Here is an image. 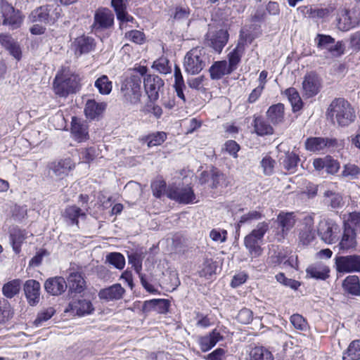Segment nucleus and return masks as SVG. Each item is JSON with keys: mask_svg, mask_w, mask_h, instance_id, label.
<instances>
[{"mask_svg": "<svg viewBox=\"0 0 360 360\" xmlns=\"http://www.w3.org/2000/svg\"><path fill=\"white\" fill-rule=\"evenodd\" d=\"M61 13V6L50 1L46 6H40L32 11L29 16V20L32 22L53 24L60 17Z\"/></svg>", "mask_w": 360, "mask_h": 360, "instance_id": "obj_5", "label": "nucleus"}, {"mask_svg": "<svg viewBox=\"0 0 360 360\" xmlns=\"http://www.w3.org/2000/svg\"><path fill=\"white\" fill-rule=\"evenodd\" d=\"M1 8L4 17V25H10L12 29L19 27L22 22V17L18 11L4 0H1Z\"/></svg>", "mask_w": 360, "mask_h": 360, "instance_id": "obj_15", "label": "nucleus"}, {"mask_svg": "<svg viewBox=\"0 0 360 360\" xmlns=\"http://www.w3.org/2000/svg\"><path fill=\"white\" fill-rule=\"evenodd\" d=\"M106 262L117 269H122L125 265L124 257L120 252H110L108 254Z\"/></svg>", "mask_w": 360, "mask_h": 360, "instance_id": "obj_52", "label": "nucleus"}, {"mask_svg": "<svg viewBox=\"0 0 360 360\" xmlns=\"http://www.w3.org/2000/svg\"><path fill=\"white\" fill-rule=\"evenodd\" d=\"M344 290L352 295H360V281L357 276H349L343 281Z\"/></svg>", "mask_w": 360, "mask_h": 360, "instance_id": "obj_40", "label": "nucleus"}, {"mask_svg": "<svg viewBox=\"0 0 360 360\" xmlns=\"http://www.w3.org/2000/svg\"><path fill=\"white\" fill-rule=\"evenodd\" d=\"M210 77L212 79H220L226 75L233 72L226 60H219L214 62L209 69Z\"/></svg>", "mask_w": 360, "mask_h": 360, "instance_id": "obj_30", "label": "nucleus"}, {"mask_svg": "<svg viewBox=\"0 0 360 360\" xmlns=\"http://www.w3.org/2000/svg\"><path fill=\"white\" fill-rule=\"evenodd\" d=\"M94 310V308L90 300L78 296L72 297L68 307L64 311L65 313H71L72 315L82 316L91 314Z\"/></svg>", "mask_w": 360, "mask_h": 360, "instance_id": "obj_13", "label": "nucleus"}, {"mask_svg": "<svg viewBox=\"0 0 360 360\" xmlns=\"http://www.w3.org/2000/svg\"><path fill=\"white\" fill-rule=\"evenodd\" d=\"M129 263L132 265L136 273H140L142 269V259L140 255L137 253L131 254L128 257Z\"/></svg>", "mask_w": 360, "mask_h": 360, "instance_id": "obj_62", "label": "nucleus"}, {"mask_svg": "<svg viewBox=\"0 0 360 360\" xmlns=\"http://www.w3.org/2000/svg\"><path fill=\"white\" fill-rule=\"evenodd\" d=\"M285 94L288 96L294 111L299 110L302 106V101L298 91L293 87L285 90Z\"/></svg>", "mask_w": 360, "mask_h": 360, "instance_id": "obj_50", "label": "nucleus"}, {"mask_svg": "<svg viewBox=\"0 0 360 360\" xmlns=\"http://www.w3.org/2000/svg\"><path fill=\"white\" fill-rule=\"evenodd\" d=\"M143 84L149 98L155 101L159 98V91L163 87L164 82L158 75H147L143 79Z\"/></svg>", "mask_w": 360, "mask_h": 360, "instance_id": "obj_17", "label": "nucleus"}, {"mask_svg": "<svg viewBox=\"0 0 360 360\" xmlns=\"http://www.w3.org/2000/svg\"><path fill=\"white\" fill-rule=\"evenodd\" d=\"M290 323L296 330L300 331H307L309 328L308 323L304 318L298 314H295L290 316Z\"/></svg>", "mask_w": 360, "mask_h": 360, "instance_id": "obj_53", "label": "nucleus"}, {"mask_svg": "<svg viewBox=\"0 0 360 360\" xmlns=\"http://www.w3.org/2000/svg\"><path fill=\"white\" fill-rule=\"evenodd\" d=\"M223 340V335L217 329H214L210 333L200 336L198 339V343L202 352H206L212 349L217 342Z\"/></svg>", "mask_w": 360, "mask_h": 360, "instance_id": "obj_22", "label": "nucleus"}, {"mask_svg": "<svg viewBox=\"0 0 360 360\" xmlns=\"http://www.w3.org/2000/svg\"><path fill=\"white\" fill-rule=\"evenodd\" d=\"M125 290L119 283L114 284L108 288L102 289L98 293L100 299L105 301H113L120 300Z\"/></svg>", "mask_w": 360, "mask_h": 360, "instance_id": "obj_27", "label": "nucleus"}, {"mask_svg": "<svg viewBox=\"0 0 360 360\" xmlns=\"http://www.w3.org/2000/svg\"><path fill=\"white\" fill-rule=\"evenodd\" d=\"M327 115L339 126L345 127L352 123L356 118L352 105L343 98H335L329 105Z\"/></svg>", "mask_w": 360, "mask_h": 360, "instance_id": "obj_1", "label": "nucleus"}, {"mask_svg": "<svg viewBox=\"0 0 360 360\" xmlns=\"http://www.w3.org/2000/svg\"><path fill=\"white\" fill-rule=\"evenodd\" d=\"M114 22V15L109 9L103 8L96 11L94 15V22L92 30L98 34L103 30L111 27Z\"/></svg>", "mask_w": 360, "mask_h": 360, "instance_id": "obj_14", "label": "nucleus"}, {"mask_svg": "<svg viewBox=\"0 0 360 360\" xmlns=\"http://www.w3.org/2000/svg\"><path fill=\"white\" fill-rule=\"evenodd\" d=\"M174 88L176 93V95L179 98H181L183 101L184 103H185L186 98L184 94V90L186 89V85L181 74V69L178 65H175L174 67Z\"/></svg>", "mask_w": 360, "mask_h": 360, "instance_id": "obj_42", "label": "nucleus"}, {"mask_svg": "<svg viewBox=\"0 0 360 360\" xmlns=\"http://www.w3.org/2000/svg\"><path fill=\"white\" fill-rule=\"evenodd\" d=\"M167 139V134L164 131H156L145 136L143 140L147 143L149 148L160 146Z\"/></svg>", "mask_w": 360, "mask_h": 360, "instance_id": "obj_48", "label": "nucleus"}, {"mask_svg": "<svg viewBox=\"0 0 360 360\" xmlns=\"http://www.w3.org/2000/svg\"><path fill=\"white\" fill-rule=\"evenodd\" d=\"M54 309L52 307H49L46 310L38 314L37 319L34 321V324L39 327L42 325V323L49 319H50L52 316L54 314Z\"/></svg>", "mask_w": 360, "mask_h": 360, "instance_id": "obj_57", "label": "nucleus"}, {"mask_svg": "<svg viewBox=\"0 0 360 360\" xmlns=\"http://www.w3.org/2000/svg\"><path fill=\"white\" fill-rule=\"evenodd\" d=\"M141 77L136 75H131L126 78L121 86V94L124 102L131 105H137L141 100Z\"/></svg>", "mask_w": 360, "mask_h": 360, "instance_id": "obj_6", "label": "nucleus"}, {"mask_svg": "<svg viewBox=\"0 0 360 360\" xmlns=\"http://www.w3.org/2000/svg\"><path fill=\"white\" fill-rule=\"evenodd\" d=\"M71 133L74 139L78 142L85 141L89 139L87 124L81 119L72 117Z\"/></svg>", "mask_w": 360, "mask_h": 360, "instance_id": "obj_23", "label": "nucleus"}, {"mask_svg": "<svg viewBox=\"0 0 360 360\" xmlns=\"http://www.w3.org/2000/svg\"><path fill=\"white\" fill-rule=\"evenodd\" d=\"M335 266L340 273L360 271V256L354 255L336 257Z\"/></svg>", "mask_w": 360, "mask_h": 360, "instance_id": "obj_11", "label": "nucleus"}, {"mask_svg": "<svg viewBox=\"0 0 360 360\" xmlns=\"http://www.w3.org/2000/svg\"><path fill=\"white\" fill-rule=\"evenodd\" d=\"M245 39L240 34L236 46L228 54L229 69L235 71L238 64L240 63L241 58L245 52Z\"/></svg>", "mask_w": 360, "mask_h": 360, "instance_id": "obj_21", "label": "nucleus"}, {"mask_svg": "<svg viewBox=\"0 0 360 360\" xmlns=\"http://www.w3.org/2000/svg\"><path fill=\"white\" fill-rule=\"evenodd\" d=\"M325 168L328 174H334L339 170L340 164L337 160L327 156Z\"/></svg>", "mask_w": 360, "mask_h": 360, "instance_id": "obj_64", "label": "nucleus"}, {"mask_svg": "<svg viewBox=\"0 0 360 360\" xmlns=\"http://www.w3.org/2000/svg\"><path fill=\"white\" fill-rule=\"evenodd\" d=\"M254 128L259 136L269 135L274 132L273 127L261 117L255 118Z\"/></svg>", "mask_w": 360, "mask_h": 360, "instance_id": "obj_45", "label": "nucleus"}, {"mask_svg": "<svg viewBox=\"0 0 360 360\" xmlns=\"http://www.w3.org/2000/svg\"><path fill=\"white\" fill-rule=\"evenodd\" d=\"M229 39L228 31L222 28L210 27L205 36V44L220 53Z\"/></svg>", "mask_w": 360, "mask_h": 360, "instance_id": "obj_8", "label": "nucleus"}, {"mask_svg": "<svg viewBox=\"0 0 360 360\" xmlns=\"http://www.w3.org/2000/svg\"><path fill=\"white\" fill-rule=\"evenodd\" d=\"M269 226L267 222H259L244 238V245L248 250L252 258L259 257L262 253L261 245L263 244V238L269 230Z\"/></svg>", "mask_w": 360, "mask_h": 360, "instance_id": "obj_4", "label": "nucleus"}, {"mask_svg": "<svg viewBox=\"0 0 360 360\" xmlns=\"http://www.w3.org/2000/svg\"><path fill=\"white\" fill-rule=\"evenodd\" d=\"M169 302L165 299H153L146 301L144 307L148 310H154L159 314H165L168 311Z\"/></svg>", "mask_w": 360, "mask_h": 360, "instance_id": "obj_38", "label": "nucleus"}, {"mask_svg": "<svg viewBox=\"0 0 360 360\" xmlns=\"http://www.w3.org/2000/svg\"><path fill=\"white\" fill-rule=\"evenodd\" d=\"M22 281L20 279L16 278L10 281L2 287V294L8 299H12L20 292Z\"/></svg>", "mask_w": 360, "mask_h": 360, "instance_id": "obj_39", "label": "nucleus"}, {"mask_svg": "<svg viewBox=\"0 0 360 360\" xmlns=\"http://www.w3.org/2000/svg\"><path fill=\"white\" fill-rule=\"evenodd\" d=\"M105 106L106 104L104 103H97L94 100H88L85 105L84 113L86 117L93 120L103 112Z\"/></svg>", "mask_w": 360, "mask_h": 360, "instance_id": "obj_36", "label": "nucleus"}, {"mask_svg": "<svg viewBox=\"0 0 360 360\" xmlns=\"http://www.w3.org/2000/svg\"><path fill=\"white\" fill-rule=\"evenodd\" d=\"M80 78L68 70L58 73L53 81V91L60 97H67L75 93L79 87Z\"/></svg>", "mask_w": 360, "mask_h": 360, "instance_id": "obj_2", "label": "nucleus"}, {"mask_svg": "<svg viewBox=\"0 0 360 360\" xmlns=\"http://www.w3.org/2000/svg\"><path fill=\"white\" fill-rule=\"evenodd\" d=\"M94 86L101 95H109L112 89V83L107 75H103L95 81Z\"/></svg>", "mask_w": 360, "mask_h": 360, "instance_id": "obj_44", "label": "nucleus"}, {"mask_svg": "<svg viewBox=\"0 0 360 360\" xmlns=\"http://www.w3.org/2000/svg\"><path fill=\"white\" fill-rule=\"evenodd\" d=\"M250 360H274L270 351L264 347H255L250 352Z\"/></svg>", "mask_w": 360, "mask_h": 360, "instance_id": "obj_46", "label": "nucleus"}, {"mask_svg": "<svg viewBox=\"0 0 360 360\" xmlns=\"http://www.w3.org/2000/svg\"><path fill=\"white\" fill-rule=\"evenodd\" d=\"M210 63V56L202 47H195L190 50L185 56L184 67L185 71L191 75H197L200 72Z\"/></svg>", "mask_w": 360, "mask_h": 360, "instance_id": "obj_3", "label": "nucleus"}, {"mask_svg": "<svg viewBox=\"0 0 360 360\" xmlns=\"http://www.w3.org/2000/svg\"><path fill=\"white\" fill-rule=\"evenodd\" d=\"M127 0H112L111 4L114 8L117 18H120L123 16V11L127 8Z\"/></svg>", "mask_w": 360, "mask_h": 360, "instance_id": "obj_63", "label": "nucleus"}, {"mask_svg": "<svg viewBox=\"0 0 360 360\" xmlns=\"http://www.w3.org/2000/svg\"><path fill=\"white\" fill-rule=\"evenodd\" d=\"M75 167L70 158H65L49 165V174L51 178L63 179Z\"/></svg>", "mask_w": 360, "mask_h": 360, "instance_id": "obj_16", "label": "nucleus"}, {"mask_svg": "<svg viewBox=\"0 0 360 360\" xmlns=\"http://www.w3.org/2000/svg\"><path fill=\"white\" fill-rule=\"evenodd\" d=\"M285 108L282 103H277L270 106L266 111L269 120L274 124H279L283 122Z\"/></svg>", "mask_w": 360, "mask_h": 360, "instance_id": "obj_33", "label": "nucleus"}, {"mask_svg": "<svg viewBox=\"0 0 360 360\" xmlns=\"http://www.w3.org/2000/svg\"><path fill=\"white\" fill-rule=\"evenodd\" d=\"M0 44L16 60H20L22 56L21 49L18 43L11 36L0 34Z\"/></svg>", "mask_w": 360, "mask_h": 360, "instance_id": "obj_28", "label": "nucleus"}, {"mask_svg": "<svg viewBox=\"0 0 360 360\" xmlns=\"http://www.w3.org/2000/svg\"><path fill=\"white\" fill-rule=\"evenodd\" d=\"M13 311L10 303L5 299H0V323H5L12 319Z\"/></svg>", "mask_w": 360, "mask_h": 360, "instance_id": "obj_49", "label": "nucleus"}, {"mask_svg": "<svg viewBox=\"0 0 360 360\" xmlns=\"http://www.w3.org/2000/svg\"><path fill=\"white\" fill-rule=\"evenodd\" d=\"M24 291L28 302L35 305L39 301L40 284L38 281L30 279L24 284Z\"/></svg>", "mask_w": 360, "mask_h": 360, "instance_id": "obj_25", "label": "nucleus"}, {"mask_svg": "<svg viewBox=\"0 0 360 360\" xmlns=\"http://www.w3.org/2000/svg\"><path fill=\"white\" fill-rule=\"evenodd\" d=\"M335 20L338 28L341 31L345 32L359 27L356 13L345 8H341L338 11Z\"/></svg>", "mask_w": 360, "mask_h": 360, "instance_id": "obj_12", "label": "nucleus"}, {"mask_svg": "<svg viewBox=\"0 0 360 360\" xmlns=\"http://www.w3.org/2000/svg\"><path fill=\"white\" fill-rule=\"evenodd\" d=\"M338 231V225L332 219H323L319 223L317 228L318 235L327 244H333L336 242Z\"/></svg>", "mask_w": 360, "mask_h": 360, "instance_id": "obj_10", "label": "nucleus"}, {"mask_svg": "<svg viewBox=\"0 0 360 360\" xmlns=\"http://www.w3.org/2000/svg\"><path fill=\"white\" fill-rule=\"evenodd\" d=\"M63 217L69 225L78 226V219H84L86 217V213L79 207L72 205L65 209Z\"/></svg>", "mask_w": 360, "mask_h": 360, "instance_id": "obj_29", "label": "nucleus"}, {"mask_svg": "<svg viewBox=\"0 0 360 360\" xmlns=\"http://www.w3.org/2000/svg\"><path fill=\"white\" fill-rule=\"evenodd\" d=\"M260 165L264 175L270 176L274 173L276 162L269 155L264 157Z\"/></svg>", "mask_w": 360, "mask_h": 360, "instance_id": "obj_54", "label": "nucleus"}, {"mask_svg": "<svg viewBox=\"0 0 360 360\" xmlns=\"http://www.w3.org/2000/svg\"><path fill=\"white\" fill-rule=\"evenodd\" d=\"M341 176L348 180L358 179L360 177V169L353 164H347L343 167Z\"/></svg>", "mask_w": 360, "mask_h": 360, "instance_id": "obj_51", "label": "nucleus"}, {"mask_svg": "<svg viewBox=\"0 0 360 360\" xmlns=\"http://www.w3.org/2000/svg\"><path fill=\"white\" fill-rule=\"evenodd\" d=\"M166 195L179 203L189 204L195 202V195L191 187L184 185H170Z\"/></svg>", "mask_w": 360, "mask_h": 360, "instance_id": "obj_9", "label": "nucleus"}, {"mask_svg": "<svg viewBox=\"0 0 360 360\" xmlns=\"http://www.w3.org/2000/svg\"><path fill=\"white\" fill-rule=\"evenodd\" d=\"M306 273L309 278L324 281L330 276V268L323 262H316L309 266Z\"/></svg>", "mask_w": 360, "mask_h": 360, "instance_id": "obj_26", "label": "nucleus"}, {"mask_svg": "<svg viewBox=\"0 0 360 360\" xmlns=\"http://www.w3.org/2000/svg\"><path fill=\"white\" fill-rule=\"evenodd\" d=\"M299 160L300 158L297 155L292 152H288L283 157L280 158V164L285 170L293 173L296 170Z\"/></svg>", "mask_w": 360, "mask_h": 360, "instance_id": "obj_43", "label": "nucleus"}, {"mask_svg": "<svg viewBox=\"0 0 360 360\" xmlns=\"http://www.w3.org/2000/svg\"><path fill=\"white\" fill-rule=\"evenodd\" d=\"M125 37L138 44H141L144 41V34L136 30L126 32Z\"/></svg>", "mask_w": 360, "mask_h": 360, "instance_id": "obj_60", "label": "nucleus"}, {"mask_svg": "<svg viewBox=\"0 0 360 360\" xmlns=\"http://www.w3.org/2000/svg\"><path fill=\"white\" fill-rule=\"evenodd\" d=\"M211 179L212 188L226 186L225 175L216 169L212 170Z\"/></svg>", "mask_w": 360, "mask_h": 360, "instance_id": "obj_55", "label": "nucleus"}, {"mask_svg": "<svg viewBox=\"0 0 360 360\" xmlns=\"http://www.w3.org/2000/svg\"><path fill=\"white\" fill-rule=\"evenodd\" d=\"M304 227L300 233V238L303 243H309L314 238V219L311 217L307 216L303 220Z\"/></svg>", "mask_w": 360, "mask_h": 360, "instance_id": "obj_35", "label": "nucleus"}, {"mask_svg": "<svg viewBox=\"0 0 360 360\" xmlns=\"http://www.w3.org/2000/svg\"><path fill=\"white\" fill-rule=\"evenodd\" d=\"M236 319L238 322L243 324H248L252 321L253 313L250 309L243 308L239 311Z\"/></svg>", "mask_w": 360, "mask_h": 360, "instance_id": "obj_58", "label": "nucleus"}, {"mask_svg": "<svg viewBox=\"0 0 360 360\" xmlns=\"http://www.w3.org/2000/svg\"><path fill=\"white\" fill-rule=\"evenodd\" d=\"M335 140L323 137H309L304 143L305 148L313 153L324 152L326 148L334 146Z\"/></svg>", "mask_w": 360, "mask_h": 360, "instance_id": "obj_19", "label": "nucleus"}, {"mask_svg": "<svg viewBox=\"0 0 360 360\" xmlns=\"http://www.w3.org/2000/svg\"><path fill=\"white\" fill-rule=\"evenodd\" d=\"M356 245V233L354 229L350 226H345L342 239L339 243L340 250H347Z\"/></svg>", "mask_w": 360, "mask_h": 360, "instance_id": "obj_34", "label": "nucleus"}, {"mask_svg": "<svg viewBox=\"0 0 360 360\" xmlns=\"http://www.w3.org/2000/svg\"><path fill=\"white\" fill-rule=\"evenodd\" d=\"M343 360L360 359V340L352 341L342 356Z\"/></svg>", "mask_w": 360, "mask_h": 360, "instance_id": "obj_47", "label": "nucleus"}, {"mask_svg": "<svg viewBox=\"0 0 360 360\" xmlns=\"http://www.w3.org/2000/svg\"><path fill=\"white\" fill-rule=\"evenodd\" d=\"M227 231L226 230H221L214 229L210 233L211 239L217 243H224L226 240Z\"/></svg>", "mask_w": 360, "mask_h": 360, "instance_id": "obj_61", "label": "nucleus"}, {"mask_svg": "<svg viewBox=\"0 0 360 360\" xmlns=\"http://www.w3.org/2000/svg\"><path fill=\"white\" fill-rule=\"evenodd\" d=\"M276 279L278 283L293 290H297L301 285L299 281L285 277L283 273L276 274Z\"/></svg>", "mask_w": 360, "mask_h": 360, "instance_id": "obj_56", "label": "nucleus"}, {"mask_svg": "<svg viewBox=\"0 0 360 360\" xmlns=\"http://www.w3.org/2000/svg\"><path fill=\"white\" fill-rule=\"evenodd\" d=\"M314 42L318 49L327 51V53L333 57H339L344 53L345 44L342 41H335L330 35L318 34Z\"/></svg>", "mask_w": 360, "mask_h": 360, "instance_id": "obj_7", "label": "nucleus"}, {"mask_svg": "<svg viewBox=\"0 0 360 360\" xmlns=\"http://www.w3.org/2000/svg\"><path fill=\"white\" fill-rule=\"evenodd\" d=\"M28 233L25 230L13 229L10 233V243L13 251L19 254L21 251V245L27 238Z\"/></svg>", "mask_w": 360, "mask_h": 360, "instance_id": "obj_32", "label": "nucleus"}, {"mask_svg": "<svg viewBox=\"0 0 360 360\" xmlns=\"http://www.w3.org/2000/svg\"><path fill=\"white\" fill-rule=\"evenodd\" d=\"M321 81L315 74L307 75L302 82L303 94L307 98L316 96L320 91Z\"/></svg>", "mask_w": 360, "mask_h": 360, "instance_id": "obj_20", "label": "nucleus"}, {"mask_svg": "<svg viewBox=\"0 0 360 360\" xmlns=\"http://www.w3.org/2000/svg\"><path fill=\"white\" fill-rule=\"evenodd\" d=\"M337 187L336 183L326 184V189L323 193V202L328 206L333 209L342 207L344 205V201L342 195L334 190Z\"/></svg>", "mask_w": 360, "mask_h": 360, "instance_id": "obj_18", "label": "nucleus"}, {"mask_svg": "<svg viewBox=\"0 0 360 360\" xmlns=\"http://www.w3.org/2000/svg\"><path fill=\"white\" fill-rule=\"evenodd\" d=\"M70 291L81 293L84 290L85 281L78 272L71 273L68 279Z\"/></svg>", "mask_w": 360, "mask_h": 360, "instance_id": "obj_41", "label": "nucleus"}, {"mask_svg": "<svg viewBox=\"0 0 360 360\" xmlns=\"http://www.w3.org/2000/svg\"><path fill=\"white\" fill-rule=\"evenodd\" d=\"M277 222L278 228L281 229V237L284 238L295 224V216L292 212L280 213L277 217Z\"/></svg>", "mask_w": 360, "mask_h": 360, "instance_id": "obj_31", "label": "nucleus"}, {"mask_svg": "<svg viewBox=\"0 0 360 360\" xmlns=\"http://www.w3.org/2000/svg\"><path fill=\"white\" fill-rule=\"evenodd\" d=\"M153 195L156 198H161L162 195L167 193L166 183L163 180H157L151 184Z\"/></svg>", "mask_w": 360, "mask_h": 360, "instance_id": "obj_59", "label": "nucleus"}, {"mask_svg": "<svg viewBox=\"0 0 360 360\" xmlns=\"http://www.w3.org/2000/svg\"><path fill=\"white\" fill-rule=\"evenodd\" d=\"M68 285L65 280L60 276L50 278L44 283L46 291L52 295L62 294L67 289Z\"/></svg>", "mask_w": 360, "mask_h": 360, "instance_id": "obj_24", "label": "nucleus"}, {"mask_svg": "<svg viewBox=\"0 0 360 360\" xmlns=\"http://www.w3.org/2000/svg\"><path fill=\"white\" fill-rule=\"evenodd\" d=\"M75 45L76 52H79V54L89 53L95 47L94 39L86 36L77 37L75 41Z\"/></svg>", "mask_w": 360, "mask_h": 360, "instance_id": "obj_37", "label": "nucleus"}]
</instances>
